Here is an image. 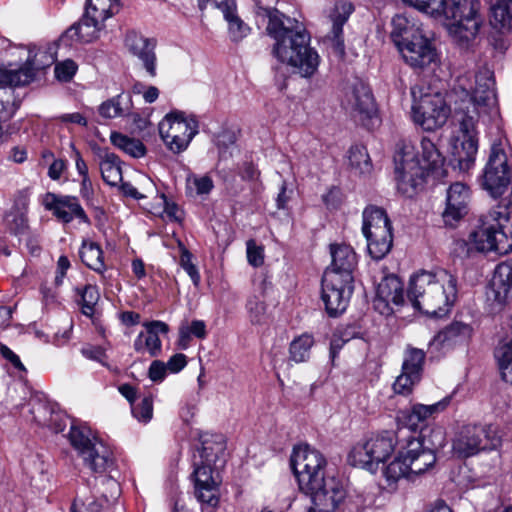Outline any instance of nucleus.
<instances>
[{"label": "nucleus", "mask_w": 512, "mask_h": 512, "mask_svg": "<svg viewBox=\"0 0 512 512\" xmlns=\"http://www.w3.org/2000/svg\"><path fill=\"white\" fill-rule=\"evenodd\" d=\"M405 302L403 284L395 275L384 277L378 284L374 306L382 314L392 311L391 305L402 306Z\"/></svg>", "instance_id": "393cba45"}, {"label": "nucleus", "mask_w": 512, "mask_h": 512, "mask_svg": "<svg viewBox=\"0 0 512 512\" xmlns=\"http://www.w3.org/2000/svg\"><path fill=\"white\" fill-rule=\"evenodd\" d=\"M145 331H141L133 342V348L138 354H148L157 357L162 351V341L159 334H167L169 327L159 320L143 323Z\"/></svg>", "instance_id": "b1692460"}, {"label": "nucleus", "mask_w": 512, "mask_h": 512, "mask_svg": "<svg viewBox=\"0 0 512 512\" xmlns=\"http://www.w3.org/2000/svg\"><path fill=\"white\" fill-rule=\"evenodd\" d=\"M121 96L117 95L105 102H103L99 107V114L104 118H115L122 116L124 114V110L121 106L120 102Z\"/></svg>", "instance_id": "5fc2aeb1"}, {"label": "nucleus", "mask_w": 512, "mask_h": 512, "mask_svg": "<svg viewBox=\"0 0 512 512\" xmlns=\"http://www.w3.org/2000/svg\"><path fill=\"white\" fill-rule=\"evenodd\" d=\"M342 107L354 121L371 129L379 122L377 106L369 85L359 78L349 81L343 90Z\"/></svg>", "instance_id": "9b49d317"}, {"label": "nucleus", "mask_w": 512, "mask_h": 512, "mask_svg": "<svg viewBox=\"0 0 512 512\" xmlns=\"http://www.w3.org/2000/svg\"><path fill=\"white\" fill-rule=\"evenodd\" d=\"M511 2L512 0H497L491 6L490 23L501 33H512Z\"/></svg>", "instance_id": "473e14b6"}, {"label": "nucleus", "mask_w": 512, "mask_h": 512, "mask_svg": "<svg viewBox=\"0 0 512 512\" xmlns=\"http://www.w3.org/2000/svg\"><path fill=\"white\" fill-rule=\"evenodd\" d=\"M132 414L136 419L147 423L153 416V398L151 395L144 396L141 401L131 406Z\"/></svg>", "instance_id": "603ef678"}, {"label": "nucleus", "mask_w": 512, "mask_h": 512, "mask_svg": "<svg viewBox=\"0 0 512 512\" xmlns=\"http://www.w3.org/2000/svg\"><path fill=\"white\" fill-rule=\"evenodd\" d=\"M187 364L186 356L182 353H177L170 357L168 360L166 367L172 373H178L181 371Z\"/></svg>", "instance_id": "774afa93"}, {"label": "nucleus", "mask_w": 512, "mask_h": 512, "mask_svg": "<svg viewBox=\"0 0 512 512\" xmlns=\"http://www.w3.org/2000/svg\"><path fill=\"white\" fill-rule=\"evenodd\" d=\"M457 298V279L445 269L420 271L411 276L407 299L427 315H446Z\"/></svg>", "instance_id": "20e7f679"}, {"label": "nucleus", "mask_w": 512, "mask_h": 512, "mask_svg": "<svg viewBox=\"0 0 512 512\" xmlns=\"http://www.w3.org/2000/svg\"><path fill=\"white\" fill-rule=\"evenodd\" d=\"M98 157L104 182L110 186H117L122 181V168L119 157L108 151L100 152Z\"/></svg>", "instance_id": "2f4dec72"}, {"label": "nucleus", "mask_w": 512, "mask_h": 512, "mask_svg": "<svg viewBox=\"0 0 512 512\" xmlns=\"http://www.w3.org/2000/svg\"><path fill=\"white\" fill-rule=\"evenodd\" d=\"M332 262L325 272H334L341 278L354 279L353 272L357 266L358 259L354 249L345 243L330 245Z\"/></svg>", "instance_id": "a878e982"}, {"label": "nucleus", "mask_w": 512, "mask_h": 512, "mask_svg": "<svg viewBox=\"0 0 512 512\" xmlns=\"http://www.w3.org/2000/svg\"><path fill=\"white\" fill-rule=\"evenodd\" d=\"M79 253L82 262L90 269L100 274L106 270L103 251L97 243L83 241Z\"/></svg>", "instance_id": "f704fd0d"}, {"label": "nucleus", "mask_w": 512, "mask_h": 512, "mask_svg": "<svg viewBox=\"0 0 512 512\" xmlns=\"http://www.w3.org/2000/svg\"><path fill=\"white\" fill-rule=\"evenodd\" d=\"M444 83L437 80L431 84L421 80L411 87L413 122L425 131H434L442 127L451 113V108L443 93Z\"/></svg>", "instance_id": "423d86ee"}, {"label": "nucleus", "mask_w": 512, "mask_h": 512, "mask_svg": "<svg viewBox=\"0 0 512 512\" xmlns=\"http://www.w3.org/2000/svg\"><path fill=\"white\" fill-rule=\"evenodd\" d=\"M71 446L83 460V464L94 473L109 472L114 467V455L89 427L72 425L68 434Z\"/></svg>", "instance_id": "0eeeda50"}, {"label": "nucleus", "mask_w": 512, "mask_h": 512, "mask_svg": "<svg viewBox=\"0 0 512 512\" xmlns=\"http://www.w3.org/2000/svg\"><path fill=\"white\" fill-rule=\"evenodd\" d=\"M450 403V397H445L442 400L431 404H414L411 408V418H415L418 421H425L435 414L445 410Z\"/></svg>", "instance_id": "c03bdc74"}, {"label": "nucleus", "mask_w": 512, "mask_h": 512, "mask_svg": "<svg viewBox=\"0 0 512 512\" xmlns=\"http://www.w3.org/2000/svg\"><path fill=\"white\" fill-rule=\"evenodd\" d=\"M256 13L269 19L267 33L275 40L273 55L282 64H318V53L309 46V36L299 30L296 19L277 9L257 5Z\"/></svg>", "instance_id": "7ed1b4c3"}, {"label": "nucleus", "mask_w": 512, "mask_h": 512, "mask_svg": "<svg viewBox=\"0 0 512 512\" xmlns=\"http://www.w3.org/2000/svg\"><path fill=\"white\" fill-rule=\"evenodd\" d=\"M474 334L473 327L461 321H454L435 337L434 341L443 348H452L459 345H467Z\"/></svg>", "instance_id": "c756f323"}, {"label": "nucleus", "mask_w": 512, "mask_h": 512, "mask_svg": "<svg viewBox=\"0 0 512 512\" xmlns=\"http://www.w3.org/2000/svg\"><path fill=\"white\" fill-rule=\"evenodd\" d=\"M10 54L15 60L14 62H9V64H34V62H32V57H34L32 44L13 47L10 50Z\"/></svg>", "instance_id": "4d7b16f0"}, {"label": "nucleus", "mask_w": 512, "mask_h": 512, "mask_svg": "<svg viewBox=\"0 0 512 512\" xmlns=\"http://www.w3.org/2000/svg\"><path fill=\"white\" fill-rule=\"evenodd\" d=\"M425 357L424 350L408 345L404 351L402 369L421 377Z\"/></svg>", "instance_id": "79ce46f5"}, {"label": "nucleus", "mask_w": 512, "mask_h": 512, "mask_svg": "<svg viewBox=\"0 0 512 512\" xmlns=\"http://www.w3.org/2000/svg\"><path fill=\"white\" fill-rule=\"evenodd\" d=\"M191 183L197 194H208L213 188V181L209 176L194 177Z\"/></svg>", "instance_id": "69168bd1"}, {"label": "nucleus", "mask_w": 512, "mask_h": 512, "mask_svg": "<svg viewBox=\"0 0 512 512\" xmlns=\"http://www.w3.org/2000/svg\"><path fill=\"white\" fill-rule=\"evenodd\" d=\"M28 405L32 420L37 425L47 427L55 433L66 427L65 417L56 404L41 397H33Z\"/></svg>", "instance_id": "412c9836"}, {"label": "nucleus", "mask_w": 512, "mask_h": 512, "mask_svg": "<svg viewBox=\"0 0 512 512\" xmlns=\"http://www.w3.org/2000/svg\"><path fill=\"white\" fill-rule=\"evenodd\" d=\"M246 309L252 324H261L265 320L266 304L257 296H251L246 303Z\"/></svg>", "instance_id": "8fccbe9b"}, {"label": "nucleus", "mask_w": 512, "mask_h": 512, "mask_svg": "<svg viewBox=\"0 0 512 512\" xmlns=\"http://www.w3.org/2000/svg\"><path fill=\"white\" fill-rule=\"evenodd\" d=\"M82 355L90 360L103 363L106 359L105 351L100 346L86 345L81 349Z\"/></svg>", "instance_id": "e2e57ef3"}, {"label": "nucleus", "mask_w": 512, "mask_h": 512, "mask_svg": "<svg viewBox=\"0 0 512 512\" xmlns=\"http://www.w3.org/2000/svg\"><path fill=\"white\" fill-rule=\"evenodd\" d=\"M421 377L402 369L401 374L396 378L393 389L394 392L401 395H408Z\"/></svg>", "instance_id": "09e8293b"}, {"label": "nucleus", "mask_w": 512, "mask_h": 512, "mask_svg": "<svg viewBox=\"0 0 512 512\" xmlns=\"http://www.w3.org/2000/svg\"><path fill=\"white\" fill-rule=\"evenodd\" d=\"M34 75V66H19L15 71H9L0 66V88L11 85L21 86L30 83Z\"/></svg>", "instance_id": "e433bc0d"}, {"label": "nucleus", "mask_w": 512, "mask_h": 512, "mask_svg": "<svg viewBox=\"0 0 512 512\" xmlns=\"http://www.w3.org/2000/svg\"><path fill=\"white\" fill-rule=\"evenodd\" d=\"M178 247L181 252L179 264L189 275L194 286L198 287L201 281V277L197 267L192 262L193 255L180 240L178 241Z\"/></svg>", "instance_id": "a18cd8bd"}, {"label": "nucleus", "mask_w": 512, "mask_h": 512, "mask_svg": "<svg viewBox=\"0 0 512 512\" xmlns=\"http://www.w3.org/2000/svg\"><path fill=\"white\" fill-rule=\"evenodd\" d=\"M216 4L228 23V33L232 41L238 42L246 37L250 28L237 13L236 0H217Z\"/></svg>", "instance_id": "7c9ffc66"}, {"label": "nucleus", "mask_w": 512, "mask_h": 512, "mask_svg": "<svg viewBox=\"0 0 512 512\" xmlns=\"http://www.w3.org/2000/svg\"><path fill=\"white\" fill-rule=\"evenodd\" d=\"M470 189L463 182H455L449 186L446 194V207L442 213L443 221L454 226L468 213Z\"/></svg>", "instance_id": "4be33fe9"}, {"label": "nucleus", "mask_w": 512, "mask_h": 512, "mask_svg": "<svg viewBox=\"0 0 512 512\" xmlns=\"http://www.w3.org/2000/svg\"><path fill=\"white\" fill-rule=\"evenodd\" d=\"M126 49L143 64H155L156 41L141 35L135 30H130L124 38Z\"/></svg>", "instance_id": "c85d7f7f"}, {"label": "nucleus", "mask_w": 512, "mask_h": 512, "mask_svg": "<svg viewBox=\"0 0 512 512\" xmlns=\"http://www.w3.org/2000/svg\"><path fill=\"white\" fill-rule=\"evenodd\" d=\"M491 283L494 286L512 288V260H507L496 266Z\"/></svg>", "instance_id": "de8ad7c7"}, {"label": "nucleus", "mask_w": 512, "mask_h": 512, "mask_svg": "<svg viewBox=\"0 0 512 512\" xmlns=\"http://www.w3.org/2000/svg\"><path fill=\"white\" fill-rule=\"evenodd\" d=\"M209 448L203 446L199 451L200 461L194 463L191 480L194 485V495L201 503L215 506L218 503V489L221 483L217 472L212 468V454Z\"/></svg>", "instance_id": "2eb2a0df"}, {"label": "nucleus", "mask_w": 512, "mask_h": 512, "mask_svg": "<svg viewBox=\"0 0 512 512\" xmlns=\"http://www.w3.org/2000/svg\"><path fill=\"white\" fill-rule=\"evenodd\" d=\"M436 438L433 447L425 445L424 437L410 430L383 431L371 435L353 446L348 462L354 467L375 472L380 463H384L393 452L394 459L385 466L383 476L389 484L401 479L415 481L430 472L436 465V448L445 443V434L441 428L433 429Z\"/></svg>", "instance_id": "f257e3e1"}, {"label": "nucleus", "mask_w": 512, "mask_h": 512, "mask_svg": "<svg viewBox=\"0 0 512 512\" xmlns=\"http://www.w3.org/2000/svg\"><path fill=\"white\" fill-rule=\"evenodd\" d=\"M290 464L302 492L313 489V486L329 477L325 473V456L309 444L294 446Z\"/></svg>", "instance_id": "1a4fd4ad"}, {"label": "nucleus", "mask_w": 512, "mask_h": 512, "mask_svg": "<svg viewBox=\"0 0 512 512\" xmlns=\"http://www.w3.org/2000/svg\"><path fill=\"white\" fill-rule=\"evenodd\" d=\"M460 131L463 135L461 149L455 147V155L462 170L470 169L478 151V138L476 131V120L473 116L464 115L460 121Z\"/></svg>", "instance_id": "5701e85b"}, {"label": "nucleus", "mask_w": 512, "mask_h": 512, "mask_svg": "<svg viewBox=\"0 0 512 512\" xmlns=\"http://www.w3.org/2000/svg\"><path fill=\"white\" fill-rule=\"evenodd\" d=\"M395 179L397 189L403 195L412 197L429 175L442 179L447 172L444 168L445 158L436 145L423 137L419 147L410 140H401L396 145L394 154Z\"/></svg>", "instance_id": "f03ea898"}, {"label": "nucleus", "mask_w": 512, "mask_h": 512, "mask_svg": "<svg viewBox=\"0 0 512 512\" xmlns=\"http://www.w3.org/2000/svg\"><path fill=\"white\" fill-rule=\"evenodd\" d=\"M120 0H87L85 12L88 16H93L101 23L120 11Z\"/></svg>", "instance_id": "c9c22d12"}, {"label": "nucleus", "mask_w": 512, "mask_h": 512, "mask_svg": "<svg viewBox=\"0 0 512 512\" xmlns=\"http://www.w3.org/2000/svg\"><path fill=\"white\" fill-rule=\"evenodd\" d=\"M110 141L115 147L131 157L140 158L146 153V148L140 140L130 138L122 133L112 132Z\"/></svg>", "instance_id": "4c0bfd02"}, {"label": "nucleus", "mask_w": 512, "mask_h": 512, "mask_svg": "<svg viewBox=\"0 0 512 512\" xmlns=\"http://www.w3.org/2000/svg\"><path fill=\"white\" fill-rule=\"evenodd\" d=\"M0 354L4 359L10 362L15 369L19 371H26L19 356L16 355L8 346L0 344Z\"/></svg>", "instance_id": "0e129e2a"}, {"label": "nucleus", "mask_w": 512, "mask_h": 512, "mask_svg": "<svg viewBox=\"0 0 512 512\" xmlns=\"http://www.w3.org/2000/svg\"><path fill=\"white\" fill-rule=\"evenodd\" d=\"M6 221L9 230L15 235H24L29 228L27 216L23 211H11L6 216Z\"/></svg>", "instance_id": "3c124183"}, {"label": "nucleus", "mask_w": 512, "mask_h": 512, "mask_svg": "<svg viewBox=\"0 0 512 512\" xmlns=\"http://www.w3.org/2000/svg\"><path fill=\"white\" fill-rule=\"evenodd\" d=\"M495 358L499 366L502 380L512 384V340L496 348Z\"/></svg>", "instance_id": "a19ab883"}, {"label": "nucleus", "mask_w": 512, "mask_h": 512, "mask_svg": "<svg viewBox=\"0 0 512 512\" xmlns=\"http://www.w3.org/2000/svg\"><path fill=\"white\" fill-rule=\"evenodd\" d=\"M511 289L512 288L494 286L493 283H491L487 292V300L490 302L492 311L497 312L502 310L508 301Z\"/></svg>", "instance_id": "49530a36"}, {"label": "nucleus", "mask_w": 512, "mask_h": 512, "mask_svg": "<svg viewBox=\"0 0 512 512\" xmlns=\"http://www.w3.org/2000/svg\"><path fill=\"white\" fill-rule=\"evenodd\" d=\"M93 18V16H88L87 12H85L79 22L74 23L61 35V41L71 45L73 41L89 43L95 40L103 23L97 19L94 21Z\"/></svg>", "instance_id": "bb28decb"}, {"label": "nucleus", "mask_w": 512, "mask_h": 512, "mask_svg": "<svg viewBox=\"0 0 512 512\" xmlns=\"http://www.w3.org/2000/svg\"><path fill=\"white\" fill-rule=\"evenodd\" d=\"M403 3L417 8L419 11L438 16L444 9V0H401Z\"/></svg>", "instance_id": "864d4df0"}, {"label": "nucleus", "mask_w": 512, "mask_h": 512, "mask_svg": "<svg viewBox=\"0 0 512 512\" xmlns=\"http://www.w3.org/2000/svg\"><path fill=\"white\" fill-rule=\"evenodd\" d=\"M247 260L250 265L259 267L264 263V249L256 245L254 240L247 241Z\"/></svg>", "instance_id": "bf43d9fd"}, {"label": "nucleus", "mask_w": 512, "mask_h": 512, "mask_svg": "<svg viewBox=\"0 0 512 512\" xmlns=\"http://www.w3.org/2000/svg\"><path fill=\"white\" fill-rule=\"evenodd\" d=\"M304 493L309 495L312 501V507L308 512H335L347 496L344 484L334 476L326 478Z\"/></svg>", "instance_id": "6ab92c4d"}, {"label": "nucleus", "mask_w": 512, "mask_h": 512, "mask_svg": "<svg viewBox=\"0 0 512 512\" xmlns=\"http://www.w3.org/2000/svg\"><path fill=\"white\" fill-rule=\"evenodd\" d=\"M501 445L498 428L492 424L464 426L453 440L452 452L468 458L481 451L495 450Z\"/></svg>", "instance_id": "ddd939ff"}, {"label": "nucleus", "mask_w": 512, "mask_h": 512, "mask_svg": "<svg viewBox=\"0 0 512 512\" xmlns=\"http://www.w3.org/2000/svg\"><path fill=\"white\" fill-rule=\"evenodd\" d=\"M198 132L197 122L182 113H170L159 123V133L166 147L173 153L187 149Z\"/></svg>", "instance_id": "dca6fc26"}, {"label": "nucleus", "mask_w": 512, "mask_h": 512, "mask_svg": "<svg viewBox=\"0 0 512 512\" xmlns=\"http://www.w3.org/2000/svg\"><path fill=\"white\" fill-rule=\"evenodd\" d=\"M446 95L451 99L458 95L462 102H489L495 98V80L493 72L484 68L474 76L458 72L452 85V90Z\"/></svg>", "instance_id": "4468645a"}, {"label": "nucleus", "mask_w": 512, "mask_h": 512, "mask_svg": "<svg viewBox=\"0 0 512 512\" xmlns=\"http://www.w3.org/2000/svg\"><path fill=\"white\" fill-rule=\"evenodd\" d=\"M353 11L354 6L351 2L339 0L335 2L329 13V18L332 22V28L331 31L325 36L323 42L331 61H345L343 26Z\"/></svg>", "instance_id": "a211bd4d"}, {"label": "nucleus", "mask_w": 512, "mask_h": 512, "mask_svg": "<svg viewBox=\"0 0 512 512\" xmlns=\"http://www.w3.org/2000/svg\"><path fill=\"white\" fill-rule=\"evenodd\" d=\"M362 232L367 240L370 256L375 260L383 259L393 245L392 225L384 209L370 205L362 214Z\"/></svg>", "instance_id": "9d476101"}, {"label": "nucleus", "mask_w": 512, "mask_h": 512, "mask_svg": "<svg viewBox=\"0 0 512 512\" xmlns=\"http://www.w3.org/2000/svg\"><path fill=\"white\" fill-rule=\"evenodd\" d=\"M349 164L360 174L369 173L372 169L371 160L364 146L354 145L349 149Z\"/></svg>", "instance_id": "37998d69"}, {"label": "nucleus", "mask_w": 512, "mask_h": 512, "mask_svg": "<svg viewBox=\"0 0 512 512\" xmlns=\"http://www.w3.org/2000/svg\"><path fill=\"white\" fill-rule=\"evenodd\" d=\"M43 205L62 223L67 224L74 219L81 223L88 224L90 222L79 200L74 196L47 193L43 198Z\"/></svg>", "instance_id": "aec40b11"}, {"label": "nucleus", "mask_w": 512, "mask_h": 512, "mask_svg": "<svg viewBox=\"0 0 512 512\" xmlns=\"http://www.w3.org/2000/svg\"><path fill=\"white\" fill-rule=\"evenodd\" d=\"M511 44L512 38L505 36L504 33L492 35L480 61L483 64L502 61Z\"/></svg>", "instance_id": "72a5a7b5"}, {"label": "nucleus", "mask_w": 512, "mask_h": 512, "mask_svg": "<svg viewBox=\"0 0 512 512\" xmlns=\"http://www.w3.org/2000/svg\"><path fill=\"white\" fill-rule=\"evenodd\" d=\"M314 345L312 335L304 333L295 338L289 347L290 359L295 363H302L309 359L311 348Z\"/></svg>", "instance_id": "58836bf2"}, {"label": "nucleus", "mask_w": 512, "mask_h": 512, "mask_svg": "<svg viewBox=\"0 0 512 512\" xmlns=\"http://www.w3.org/2000/svg\"><path fill=\"white\" fill-rule=\"evenodd\" d=\"M167 367L164 362L154 360L149 367L148 375L153 382H161L166 376Z\"/></svg>", "instance_id": "680f3d73"}, {"label": "nucleus", "mask_w": 512, "mask_h": 512, "mask_svg": "<svg viewBox=\"0 0 512 512\" xmlns=\"http://www.w3.org/2000/svg\"><path fill=\"white\" fill-rule=\"evenodd\" d=\"M480 0H444V9L438 16L453 19L450 32L460 41L474 39L483 23Z\"/></svg>", "instance_id": "f8f14e48"}, {"label": "nucleus", "mask_w": 512, "mask_h": 512, "mask_svg": "<svg viewBox=\"0 0 512 512\" xmlns=\"http://www.w3.org/2000/svg\"><path fill=\"white\" fill-rule=\"evenodd\" d=\"M102 484L106 486L107 492H102V496L106 501H113L119 495V484L113 478H105L102 480Z\"/></svg>", "instance_id": "338daca9"}, {"label": "nucleus", "mask_w": 512, "mask_h": 512, "mask_svg": "<svg viewBox=\"0 0 512 512\" xmlns=\"http://www.w3.org/2000/svg\"><path fill=\"white\" fill-rule=\"evenodd\" d=\"M390 37L406 62L410 64H437L441 54L427 38L422 25L415 19L398 14L392 19Z\"/></svg>", "instance_id": "39448f33"}, {"label": "nucleus", "mask_w": 512, "mask_h": 512, "mask_svg": "<svg viewBox=\"0 0 512 512\" xmlns=\"http://www.w3.org/2000/svg\"><path fill=\"white\" fill-rule=\"evenodd\" d=\"M190 335H194L197 338L203 339L206 336V325L202 320H193L187 327L180 329V340L181 342H187L190 339Z\"/></svg>", "instance_id": "6e6d98bb"}, {"label": "nucleus", "mask_w": 512, "mask_h": 512, "mask_svg": "<svg viewBox=\"0 0 512 512\" xmlns=\"http://www.w3.org/2000/svg\"><path fill=\"white\" fill-rule=\"evenodd\" d=\"M69 43L58 41L42 46L33 45L32 62L34 64H75V62L67 56L69 52Z\"/></svg>", "instance_id": "cd10ccee"}, {"label": "nucleus", "mask_w": 512, "mask_h": 512, "mask_svg": "<svg viewBox=\"0 0 512 512\" xmlns=\"http://www.w3.org/2000/svg\"><path fill=\"white\" fill-rule=\"evenodd\" d=\"M354 279L341 278L334 272H324L321 298L330 316L343 313L353 293Z\"/></svg>", "instance_id": "f3484780"}, {"label": "nucleus", "mask_w": 512, "mask_h": 512, "mask_svg": "<svg viewBox=\"0 0 512 512\" xmlns=\"http://www.w3.org/2000/svg\"><path fill=\"white\" fill-rule=\"evenodd\" d=\"M512 181V148L508 140H494L483 172V187L494 197H501Z\"/></svg>", "instance_id": "6e6552de"}, {"label": "nucleus", "mask_w": 512, "mask_h": 512, "mask_svg": "<svg viewBox=\"0 0 512 512\" xmlns=\"http://www.w3.org/2000/svg\"><path fill=\"white\" fill-rule=\"evenodd\" d=\"M76 293L80 296L78 301L82 313L87 317H92L95 313V307L100 299L97 286L87 284L83 288H76Z\"/></svg>", "instance_id": "ea45409f"}, {"label": "nucleus", "mask_w": 512, "mask_h": 512, "mask_svg": "<svg viewBox=\"0 0 512 512\" xmlns=\"http://www.w3.org/2000/svg\"><path fill=\"white\" fill-rule=\"evenodd\" d=\"M67 170V161L64 159L56 158L51 161L48 167V177L51 180H59L63 173Z\"/></svg>", "instance_id": "052dcab7"}, {"label": "nucleus", "mask_w": 512, "mask_h": 512, "mask_svg": "<svg viewBox=\"0 0 512 512\" xmlns=\"http://www.w3.org/2000/svg\"><path fill=\"white\" fill-rule=\"evenodd\" d=\"M159 205L162 206L161 216L170 221H180L181 215L178 206L169 202L164 194L159 196Z\"/></svg>", "instance_id": "13d9d810"}]
</instances>
